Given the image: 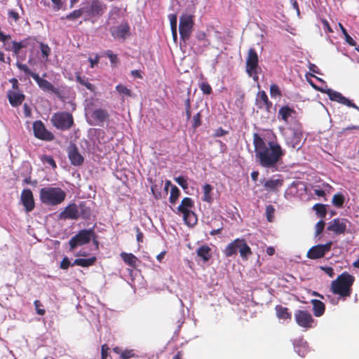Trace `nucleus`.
Here are the masks:
<instances>
[{
    "mask_svg": "<svg viewBox=\"0 0 359 359\" xmlns=\"http://www.w3.org/2000/svg\"><path fill=\"white\" fill-rule=\"evenodd\" d=\"M174 180L183 189H187L188 188V184L185 177L179 176L175 177Z\"/></svg>",
    "mask_w": 359,
    "mask_h": 359,
    "instance_id": "49530a36",
    "label": "nucleus"
},
{
    "mask_svg": "<svg viewBox=\"0 0 359 359\" xmlns=\"http://www.w3.org/2000/svg\"><path fill=\"white\" fill-rule=\"evenodd\" d=\"M8 96L11 104L13 107L20 105L25 98L24 95L15 90L9 91Z\"/></svg>",
    "mask_w": 359,
    "mask_h": 359,
    "instance_id": "b1692460",
    "label": "nucleus"
},
{
    "mask_svg": "<svg viewBox=\"0 0 359 359\" xmlns=\"http://www.w3.org/2000/svg\"><path fill=\"white\" fill-rule=\"evenodd\" d=\"M325 227V222L323 220L319 221L316 225V235L318 236L322 233Z\"/></svg>",
    "mask_w": 359,
    "mask_h": 359,
    "instance_id": "5fc2aeb1",
    "label": "nucleus"
},
{
    "mask_svg": "<svg viewBox=\"0 0 359 359\" xmlns=\"http://www.w3.org/2000/svg\"><path fill=\"white\" fill-rule=\"evenodd\" d=\"M95 262V257H90L88 259H83V258L76 259L74 260V262H73V264H72V266L77 265V266H81L86 267V266L93 265Z\"/></svg>",
    "mask_w": 359,
    "mask_h": 359,
    "instance_id": "72a5a7b5",
    "label": "nucleus"
},
{
    "mask_svg": "<svg viewBox=\"0 0 359 359\" xmlns=\"http://www.w3.org/2000/svg\"><path fill=\"white\" fill-rule=\"evenodd\" d=\"M253 143L257 161L265 168H276L285 151L276 141H266L258 134L253 135Z\"/></svg>",
    "mask_w": 359,
    "mask_h": 359,
    "instance_id": "f257e3e1",
    "label": "nucleus"
},
{
    "mask_svg": "<svg viewBox=\"0 0 359 359\" xmlns=\"http://www.w3.org/2000/svg\"><path fill=\"white\" fill-rule=\"evenodd\" d=\"M259 71L258 55L253 48H250L246 58V72L254 80H257Z\"/></svg>",
    "mask_w": 359,
    "mask_h": 359,
    "instance_id": "423d86ee",
    "label": "nucleus"
},
{
    "mask_svg": "<svg viewBox=\"0 0 359 359\" xmlns=\"http://www.w3.org/2000/svg\"><path fill=\"white\" fill-rule=\"evenodd\" d=\"M203 201L212 203L213 198L212 196V191L213 190V187L208 184H206L203 187Z\"/></svg>",
    "mask_w": 359,
    "mask_h": 359,
    "instance_id": "f704fd0d",
    "label": "nucleus"
},
{
    "mask_svg": "<svg viewBox=\"0 0 359 359\" xmlns=\"http://www.w3.org/2000/svg\"><path fill=\"white\" fill-rule=\"evenodd\" d=\"M278 118L289 126L299 122L296 119V111L288 106L282 107L278 111Z\"/></svg>",
    "mask_w": 359,
    "mask_h": 359,
    "instance_id": "2eb2a0df",
    "label": "nucleus"
},
{
    "mask_svg": "<svg viewBox=\"0 0 359 359\" xmlns=\"http://www.w3.org/2000/svg\"><path fill=\"white\" fill-rule=\"evenodd\" d=\"M109 30L115 39H123L129 32V27L126 23H121L117 27H111Z\"/></svg>",
    "mask_w": 359,
    "mask_h": 359,
    "instance_id": "412c9836",
    "label": "nucleus"
},
{
    "mask_svg": "<svg viewBox=\"0 0 359 359\" xmlns=\"http://www.w3.org/2000/svg\"><path fill=\"white\" fill-rule=\"evenodd\" d=\"M205 37H206V35L204 32H199L198 33H197L196 34V38L199 40V41H204V43H203V45L204 46H208L210 43L206 41H205Z\"/></svg>",
    "mask_w": 359,
    "mask_h": 359,
    "instance_id": "052dcab7",
    "label": "nucleus"
},
{
    "mask_svg": "<svg viewBox=\"0 0 359 359\" xmlns=\"http://www.w3.org/2000/svg\"><path fill=\"white\" fill-rule=\"evenodd\" d=\"M240 255L243 259H248V257L252 254L250 247L247 245L244 239H241L240 245Z\"/></svg>",
    "mask_w": 359,
    "mask_h": 359,
    "instance_id": "473e14b6",
    "label": "nucleus"
},
{
    "mask_svg": "<svg viewBox=\"0 0 359 359\" xmlns=\"http://www.w3.org/2000/svg\"><path fill=\"white\" fill-rule=\"evenodd\" d=\"M322 92L325 93L330 97L331 100L336 101L341 104H345L348 107L355 108L359 110V107L356 106L354 103L350 101L348 99L343 96L340 93L337 91H334L330 88L326 89H320Z\"/></svg>",
    "mask_w": 359,
    "mask_h": 359,
    "instance_id": "ddd939ff",
    "label": "nucleus"
},
{
    "mask_svg": "<svg viewBox=\"0 0 359 359\" xmlns=\"http://www.w3.org/2000/svg\"><path fill=\"white\" fill-rule=\"evenodd\" d=\"M93 233L92 229H83L80 231L78 234L72 237L69 242L71 250H74L79 245L88 243L93 237Z\"/></svg>",
    "mask_w": 359,
    "mask_h": 359,
    "instance_id": "9b49d317",
    "label": "nucleus"
},
{
    "mask_svg": "<svg viewBox=\"0 0 359 359\" xmlns=\"http://www.w3.org/2000/svg\"><path fill=\"white\" fill-rule=\"evenodd\" d=\"M323 29L325 32H332V29H331L328 22L325 20H322Z\"/></svg>",
    "mask_w": 359,
    "mask_h": 359,
    "instance_id": "69168bd1",
    "label": "nucleus"
},
{
    "mask_svg": "<svg viewBox=\"0 0 359 359\" xmlns=\"http://www.w3.org/2000/svg\"><path fill=\"white\" fill-rule=\"evenodd\" d=\"M21 201L27 212L32 211L34 208L32 192L30 189H24L21 194Z\"/></svg>",
    "mask_w": 359,
    "mask_h": 359,
    "instance_id": "aec40b11",
    "label": "nucleus"
},
{
    "mask_svg": "<svg viewBox=\"0 0 359 359\" xmlns=\"http://www.w3.org/2000/svg\"><path fill=\"white\" fill-rule=\"evenodd\" d=\"M197 255L201 257L204 262H207L211 257L210 248L208 245H203L197 250Z\"/></svg>",
    "mask_w": 359,
    "mask_h": 359,
    "instance_id": "2f4dec72",
    "label": "nucleus"
},
{
    "mask_svg": "<svg viewBox=\"0 0 359 359\" xmlns=\"http://www.w3.org/2000/svg\"><path fill=\"white\" fill-rule=\"evenodd\" d=\"M294 320L297 324L305 330L316 327V321L311 313L306 310H297L294 313Z\"/></svg>",
    "mask_w": 359,
    "mask_h": 359,
    "instance_id": "1a4fd4ad",
    "label": "nucleus"
},
{
    "mask_svg": "<svg viewBox=\"0 0 359 359\" xmlns=\"http://www.w3.org/2000/svg\"><path fill=\"white\" fill-rule=\"evenodd\" d=\"M193 205L191 198L186 197L177 208V212L182 214L184 221L188 226H194L197 222V217L191 210Z\"/></svg>",
    "mask_w": 359,
    "mask_h": 359,
    "instance_id": "39448f33",
    "label": "nucleus"
},
{
    "mask_svg": "<svg viewBox=\"0 0 359 359\" xmlns=\"http://www.w3.org/2000/svg\"><path fill=\"white\" fill-rule=\"evenodd\" d=\"M313 210L316 212V214L323 218L325 217L326 215V213H327V211H326V208H325V205H323V204H316L314 206H313Z\"/></svg>",
    "mask_w": 359,
    "mask_h": 359,
    "instance_id": "58836bf2",
    "label": "nucleus"
},
{
    "mask_svg": "<svg viewBox=\"0 0 359 359\" xmlns=\"http://www.w3.org/2000/svg\"><path fill=\"white\" fill-rule=\"evenodd\" d=\"M89 62L90 63V67L93 68L99 62V57L96 56L95 58L90 57Z\"/></svg>",
    "mask_w": 359,
    "mask_h": 359,
    "instance_id": "774afa93",
    "label": "nucleus"
},
{
    "mask_svg": "<svg viewBox=\"0 0 359 359\" xmlns=\"http://www.w3.org/2000/svg\"><path fill=\"white\" fill-rule=\"evenodd\" d=\"M81 215V210L75 203L69 204L60 213V218L62 219H76Z\"/></svg>",
    "mask_w": 359,
    "mask_h": 359,
    "instance_id": "f3484780",
    "label": "nucleus"
},
{
    "mask_svg": "<svg viewBox=\"0 0 359 359\" xmlns=\"http://www.w3.org/2000/svg\"><path fill=\"white\" fill-rule=\"evenodd\" d=\"M116 90L117 92L123 95L126 96H130L131 95V91L128 88H126L125 86L122 84H118L116 87Z\"/></svg>",
    "mask_w": 359,
    "mask_h": 359,
    "instance_id": "a19ab883",
    "label": "nucleus"
},
{
    "mask_svg": "<svg viewBox=\"0 0 359 359\" xmlns=\"http://www.w3.org/2000/svg\"><path fill=\"white\" fill-rule=\"evenodd\" d=\"M27 46L26 41H22L20 42L13 41L12 42V51L14 53L15 55H18L20 53V50Z\"/></svg>",
    "mask_w": 359,
    "mask_h": 359,
    "instance_id": "4c0bfd02",
    "label": "nucleus"
},
{
    "mask_svg": "<svg viewBox=\"0 0 359 359\" xmlns=\"http://www.w3.org/2000/svg\"><path fill=\"white\" fill-rule=\"evenodd\" d=\"M193 25L192 15L184 14L180 17L179 30L182 39L185 41L189 38L192 32Z\"/></svg>",
    "mask_w": 359,
    "mask_h": 359,
    "instance_id": "9d476101",
    "label": "nucleus"
},
{
    "mask_svg": "<svg viewBox=\"0 0 359 359\" xmlns=\"http://www.w3.org/2000/svg\"><path fill=\"white\" fill-rule=\"evenodd\" d=\"M40 49L41 51V53L43 55V57L47 60L49 53H50V48L48 45L41 43L40 45Z\"/></svg>",
    "mask_w": 359,
    "mask_h": 359,
    "instance_id": "3c124183",
    "label": "nucleus"
},
{
    "mask_svg": "<svg viewBox=\"0 0 359 359\" xmlns=\"http://www.w3.org/2000/svg\"><path fill=\"white\" fill-rule=\"evenodd\" d=\"M332 245V242H328L324 245H317L313 246L307 252V257L311 259H316L323 257L326 252H329Z\"/></svg>",
    "mask_w": 359,
    "mask_h": 359,
    "instance_id": "f8f14e48",
    "label": "nucleus"
},
{
    "mask_svg": "<svg viewBox=\"0 0 359 359\" xmlns=\"http://www.w3.org/2000/svg\"><path fill=\"white\" fill-rule=\"evenodd\" d=\"M76 81L81 85L85 86L89 90L92 92L95 91V87L94 86V85H93L88 81V78H86L85 76H81V75L78 74L76 76Z\"/></svg>",
    "mask_w": 359,
    "mask_h": 359,
    "instance_id": "c9c22d12",
    "label": "nucleus"
},
{
    "mask_svg": "<svg viewBox=\"0 0 359 359\" xmlns=\"http://www.w3.org/2000/svg\"><path fill=\"white\" fill-rule=\"evenodd\" d=\"M311 302L313 306V311L315 316H322L324 314L325 309L324 303L318 299H312Z\"/></svg>",
    "mask_w": 359,
    "mask_h": 359,
    "instance_id": "bb28decb",
    "label": "nucleus"
},
{
    "mask_svg": "<svg viewBox=\"0 0 359 359\" xmlns=\"http://www.w3.org/2000/svg\"><path fill=\"white\" fill-rule=\"evenodd\" d=\"M320 269L324 271L330 277H333L334 272L332 268L330 266H321Z\"/></svg>",
    "mask_w": 359,
    "mask_h": 359,
    "instance_id": "e2e57ef3",
    "label": "nucleus"
},
{
    "mask_svg": "<svg viewBox=\"0 0 359 359\" xmlns=\"http://www.w3.org/2000/svg\"><path fill=\"white\" fill-rule=\"evenodd\" d=\"M83 6L85 14L90 17L102 15L107 9L106 5L100 0H86Z\"/></svg>",
    "mask_w": 359,
    "mask_h": 359,
    "instance_id": "6e6552de",
    "label": "nucleus"
},
{
    "mask_svg": "<svg viewBox=\"0 0 359 359\" xmlns=\"http://www.w3.org/2000/svg\"><path fill=\"white\" fill-rule=\"evenodd\" d=\"M69 158L74 165H79L83 161V156L79 153L76 147L71 148L69 151Z\"/></svg>",
    "mask_w": 359,
    "mask_h": 359,
    "instance_id": "393cba45",
    "label": "nucleus"
},
{
    "mask_svg": "<svg viewBox=\"0 0 359 359\" xmlns=\"http://www.w3.org/2000/svg\"><path fill=\"white\" fill-rule=\"evenodd\" d=\"M108 118L109 114L105 109H96L93 111L88 121L91 126H102Z\"/></svg>",
    "mask_w": 359,
    "mask_h": 359,
    "instance_id": "4468645a",
    "label": "nucleus"
},
{
    "mask_svg": "<svg viewBox=\"0 0 359 359\" xmlns=\"http://www.w3.org/2000/svg\"><path fill=\"white\" fill-rule=\"evenodd\" d=\"M241 239L236 238L230 243L224 249V253L226 257H231L236 254V247L240 245Z\"/></svg>",
    "mask_w": 359,
    "mask_h": 359,
    "instance_id": "cd10ccee",
    "label": "nucleus"
},
{
    "mask_svg": "<svg viewBox=\"0 0 359 359\" xmlns=\"http://www.w3.org/2000/svg\"><path fill=\"white\" fill-rule=\"evenodd\" d=\"M41 161L43 163H47L51 165L53 168L56 167L54 159L50 156H43L41 157Z\"/></svg>",
    "mask_w": 359,
    "mask_h": 359,
    "instance_id": "8fccbe9b",
    "label": "nucleus"
},
{
    "mask_svg": "<svg viewBox=\"0 0 359 359\" xmlns=\"http://www.w3.org/2000/svg\"><path fill=\"white\" fill-rule=\"evenodd\" d=\"M276 314L279 320H287L291 318V314L288 312L286 307L278 305L275 308Z\"/></svg>",
    "mask_w": 359,
    "mask_h": 359,
    "instance_id": "c85d7f7f",
    "label": "nucleus"
},
{
    "mask_svg": "<svg viewBox=\"0 0 359 359\" xmlns=\"http://www.w3.org/2000/svg\"><path fill=\"white\" fill-rule=\"evenodd\" d=\"M346 229V220L344 219H334L328 224L327 230L337 234L343 233Z\"/></svg>",
    "mask_w": 359,
    "mask_h": 359,
    "instance_id": "6ab92c4d",
    "label": "nucleus"
},
{
    "mask_svg": "<svg viewBox=\"0 0 359 359\" xmlns=\"http://www.w3.org/2000/svg\"><path fill=\"white\" fill-rule=\"evenodd\" d=\"M275 212V208L273 205H269L266 208V216L267 218V220L270 222H273V215Z\"/></svg>",
    "mask_w": 359,
    "mask_h": 359,
    "instance_id": "79ce46f5",
    "label": "nucleus"
},
{
    "mask_svg": "<svg viewBox=\"0 0 359 359\" xmlns=\"http://www.w3.org/2000/svg\"><path fill=\"white\" fill-rule=\"evenodd\" d=\"M107 56L109 58L111 62L112 65H115L117 62V57L116 55H114L111 51L108 50L106 53Z\"/></svg>",
    "mask_w": 359,
    "mask_h": 359,
    "instance_id": "4d7b16f0",
    "label": "nucleus"
},
{
    "mask_svg": "<svg viewBox=\"0 0 359 359\" xmlns=\"http://www.w3.org/2000/svg\"><path fill=\"white\" fill-rule=\"evenodd\" d=\"M344 202V197L339 194H334L332 198V203L337 207H341Z\"/></svg>",
    "mask_w": 359,
    "mask_h": 359,
    "instance_id": "ea45409f",
    "label": "nucleus"
},
{
    "mask_svg": "<svg viewBox=\"0 0 359 359\" xmlns=\"http://www.w3.org/2000/svg\"><path fill=\"white\" fill-rule=\"evenodd\" d=\"M283 180L279 178L270 179L264 182V187L267 191H276L279 187H282Z\"/></svg>",
    "mask_w": 359,
    "mask_h": 359,
    "instance_id": "a878e982",
    "label": "nucleus"
},
{
    "mask_svg": "<svg viewBox=\"0 0 359 359\" xmlns=\"http://www.w3.org/2000/svg\"><path fill=\"white\" fill-rule=\"evenodd\" d=\"M72 265L70 261L67 257H64L60 263V268L62 269H67Z\"/></svg>",
    "mask_w": 359,
    "mask_h": 359,
    "instance_id": "13d9d810",
    "label": "nucleus"
},
{
    "mask_svg": "<svg viewBox=\"0 0 359 359\" xmlns=\"http://www.w3.org/2000/svg\"><path fill=\"white\" fill-rule=\"evenodd\" d=\"M78 208L81 210V215L80 217H82L83 218H88L90 216V209L87 207H86L83 204H80L78 205Z\"/></svg>",
    "mask_w": 359,
    "mask_h": 359,
    "instance_id": "de8ad7c7",
    "label": "nucleus"
},
{
    "mask_svg": "<svg viewBox=\"0 0 359 359\" xmlns=\"http://www.w3.org/2000/svg\"><path fill=\"white\" fill-rule=\"evenodd\" d=\"M180 194V191L179 189L176 186H172L170 190V195L169 198V201L171 204H175L177 201Z\"/></svg>",
    "mask_w": 359,
    "mask_h": 359,
    "instance_id": "e433bc0d",
    "label": "nucleus"
},
{
    "mask_svg": "<svg viewBox=\"0 0 359 359\" xmlns=\"http://www.w3.org/2000/svg\"><path fill=\"white\" fill-rule=\"evenodd\" d=\"M282 135L288 147L298 150L302 146L303 128L299 122H295L283 129Z\"/></svg>",
    "mask_w": 359,
    "mask_h": 359,
    "instance_id": "f03ea898",
    "label": "nucleus"
},
{
    "mask_svg": "<svg viewBox=\"0 0 359 359\" xmlns=\"http://www.w3.org/2000/svg\"><path fill=\"white\" fill-rule=\"evenodd\" d=\"M294 347L297 354L302 357L309 352V347L306 341H304L303 339H299L294 341Z\"/></svg>",
    "mask_w": 359,
    "mask_h": 359,
    "instance_id": "5701e85b",
    "label": "nucleus"
},
{
    "mask_svg": "<svg viewBox=\"0 0 359 359\" xmlns=\"http://www.w3.org/2000/svg\"><path fill=\"white\" fill-rule=\"evenodd\" d=\"M114 351L116 353L119 354L121 358L123 359H129L130 358L137 357V355H136L135 353H134V350L133 349L122 350L119 347H115L114 348Z\"/></svg>",
    "mask_w": 359,
    "mask_h": 359,
    "instance_id": "7c9ffc66",
    "label": "nucleus"
},
{
    "mask_svg": "<svg viewBox=\"0 0 359 359\" xmlns=\"http://www.w3.org/2000/svg\"><path fill=\"white\" fill-rule=\"evenodd\" d=\"M270 95L272 97H280L281 92L276 84H272L270 87Z\"/></svg>",
    "mask_w": 359,
    "mask_h": 359,
    "instance_id": "c03bdc74",
    "label": "nucleus"
},
{
    "mask_svg": "<svg viewBox=\"0 0 359 359\" xmlns=\"http://www.w3.org/2000/svg\"><path fill=\"white\" fill-rule=\"evenodd\" d=\"M121 257L128 265L135 267L138 262V259L132 253L121 252Z\"/></svg>",
    "mask_w": 359,
    "mask_h": 359,
    "instance_id": "c756f323",
    "label": "nucleus"
},
{
    "mask_svg": "<svg viewBox=\"0 0 359 359\" xmlns=\"http://www.w3.org/2000/svg\"><path fill=\"white\" fill-rule=\"evenodd\" d=\"M32 78L34 79V81L37 83L39 88L47 93H53V94H57L58 90L53 86V85L48 81L46 79H43V78H41L39 74H33Z\"/></svg>",
    "mask_w": 359,
    "mask_h": 359,
    "instance_id": "a211bd4d",
    "label": "nucleus"
},
{
    "mask_svg": "<svg viewBox=\"0 0 359 359\" xmlns=\"http://www.w3.org/2000/svg\"><path fill=\"white\" fill-rule=\"evenodd\" d=\"M53 125L60 130H67L73 125L74 120L72 116L68 112L55 113L50 119Z\"/></svg>",
    "mask_w": 359,
    "mask_h": 359,
    "instance_id": "0eeeda50",
    "label": "nucleus"
},
{
    "mask_svg": "<svg viewBox=\"0 0 359 359\" xmlns=\"http://www.w3.org/2000/svg\"><path fill=\"white\" fill-rule=\"evenodd\" d=\"M53 8L56 11L61 9L65 4V0H51Z\"/></svg>",
    "mask_w": 359,
    "mask_h": 359,
    "instance_id": "6e6d98bb",
    "label": "nucleus"
},
{
    "mask_svg": "<svg viewBox=\"0 0 359 359\" xmlns=\"http://www.w3.org/2000/svg\"><path fill=\"white\" fill-rule=\"evenodd\" d=\"M354 277L348 273H343L337 278L332 281L330 290L333 294H337L343 299L351 295V286Z\"/></svg>",
    "mask_w": 359,
    "mask_h": 359,
    "instance_id": "7ed1b4c3",
    "label": "nucleus"
},
{
    "mask_svg": "<svg viewBox=\"0 0 359 359\" xmlns=\"http://www.w3.org/2000/svg\"><path fill=\"white\" fill-rule=\"evenodd\" d=\"M327 297L329 299L330 302L333 305L337 304L339 303V299H343L342 297H340L339 296L336 297H333L332 295H330V294H327Z\"/></svg>",
    "mask_w": 359,
    "mask_h": 359,
    "instance_id": "680f3d73",
    "label": "nucleus"
},
{
    "mask_svg": "<svg viewBox=\"0 0 359 359\" xmlns=\"http://www.w3.org/2000/svg\"><path fill=\"white\" fill-rule=\"evenodd\" d=\"M16 65L19 69L23 71L25 74L29 75L32 77V74H35L34 72H32L26 65L22 64L20 62H17Z\"/></svg>",
    "mask_w": 359,
    "mask_h": 359,
    "instance_id": "09e8293b",
    "label": "nucleus"
},
{
    "mask_svg": "<svg viewBox=\"0 0 359 359\" xmlns=\"http://www.w3.org/2000/svg\"><path fill=\"white\" fill-rule=\"evenodd\" d=\"M83 14H85V12L83 11V6L79 10H76L71 13L67 16V18L76 19L80 18Z\"/></svg>",
    "mask_w": 359,
    "mask_h": 359,
    "instance_id": "a18cd8bd",
    "label": "nucleus"
},
{
    "mask_svg": "<svg viewBox=\"0 0 359 359\" xmlns=\"http://www.w3.org/2000/svg\"><path fill=\"white\" fill-rule=\"evenodd\" d=\"M201 90L203 92V93L209 95L212 92V88L207 83H202L200 85Z\"/></svg>",
    "mask_w": 359,
    "mask_h": 359,
    "instance_id": "864d4df0",
    "label": "nucleus"
},
{
    "mask_svg": "<svg viewBox=\"0 0 359 359\" xmlns=\"http://www.w3.org/2000/svg\"><path fill=\"white\" fill-rule=\"evenodd\" d=\"M41 201L50 206L62 203L66 198V192L59 187H46L39 191Z\"/></svg>",
    "mask_w": 359,
    "mask_h": 359,
    "instance_id": "20e7f679",
    "label": "nucleus"
},
{
    "mask_svg": "<svg viewBox=\"0 0 359 359\" xmlns=\"http://www.w3.org/2000/svg\"><path fill=\"white\" fill-rule=\"evenodd\" d=\"M33 130L34 135L39 139L52 140L54 137L53 135L46 130L43 123L41 121L34 122Z\"/></svg>",
    "mask_w": 359,
    "mask_h": 359,
    "instance_id": "dca6fc26",
    "label": "nucleus"
},
{
    "mask_svg": "<svg viewBox=\"0 0 359 359\" xmlns=\"http://www.w3.org/2000/svg\"><path fill=\"white\" fill-rule=\"evenodd\" d=\"M256 105L260 109H269L271 107V103L269 101L267 95L264 91H260L257 93Z\"/></svg>",
    "mask_w": 359,
    "mask_h": 359,
    "instance_id": "4be33fe9",
    "label": "nucleus"
},
{
    "mask_svg": "<svg viewBox=\"0 0 359 359\" xmlns=\"http://www.w3.org/2000/svg\"><path fill=\"white\" fill-rule=\"evenodd\" d=\"M36 313L40 316H43L46 313L45 310L43 309H41L40 307L42 306L41 303L39 300H35L34 302Z\"/></svg>",
    "mask_w": 359,
    "mask_h": 359,
    "instance_id": "603ef678",
    "label": "nucleus"
},
{
    "mask_svg": "<svg viewBox=\"0 0 359 359\" xmlns=\"http://www.w3.org/2000/svg\"><path fill=\"white\" fill-rule=\"evenodd\" d=\"M332 189V187L329 185V184H323V189H317V188H315L313 189V191H314V194L316 195V196H325V191H329V190Z\"/></svg>",
    "mask_w": 359,
    "mask_h": 359,
    "instance_id": "37998d69",
    "label": "nucleus"
},
{
    "mask_svg": "<svg viewBox=\"0 0 359 359\" xmlns=\"http://www.w3.org/2000/svg\"><path fill=\"white\" fill-rule=\"evenodd\" d=\"M170 26L172 27H177V17L175 15H170Z\"/></svg>",
    "mask_w": 359,
    "mask_h": 359,
    "instance_id": "338daca9",
    "label": "nucleus"
},
{
    "mask_svg": "<svg viewBox=\"0 0 359 359\" xmlns=\"http://www.w3.org/2000/svg\"><path fill=\"white\" fill-rule=\"evenodd\" d=\"M200 118H201V116H200L199 113H197L196 115L194 116V117H193V121H194L193 126L194 128H197L198 126H200V124H201Z\"/></svg>",
    "mask_w": 359,
    "mask_h": 359,
    "instance_id": "0e129e2a",
    "label": "nucleus"
},
{
    "mask_svg": "<svg viewBox=\"0 0 359 359\" xmlns=\"http://www.w3.org/2000/svg\"><path fill=\"white\" fill-rule=\"evenodd\" d=\"M108 350H109V347L106 344H104L102 346V347H101V358L102 359H107V357L108 355Z\"/></svg>",
    "mask_w": 359,
    "mask_h": 359,
    "instance_id": "bf43d9fd",
    "label": "nucleus"
}]
</instances>
